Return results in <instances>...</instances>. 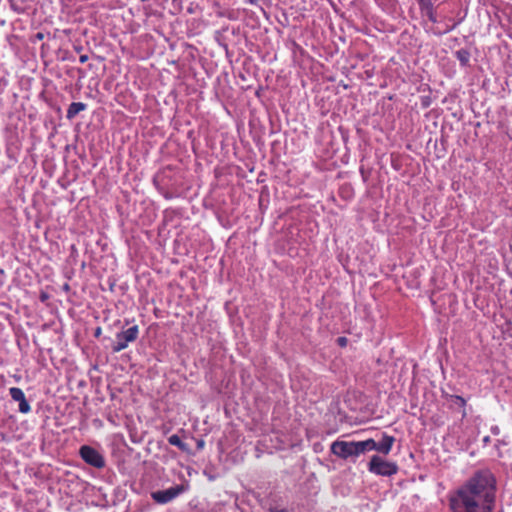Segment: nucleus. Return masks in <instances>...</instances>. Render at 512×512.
Returning <instances> with one entry per match:
<instances>
[{"label":"nucleus","mask_w":512,"mask_h":512,"mask_svg":"<svg viewBox=\"0 0 512 512\" xmlns=\"http://www.w3.org/2000/svg\"><path fill=\"white\" fill-rule=\"evenodd\" d=\"M496 478L490 469H479L450 499L452 512H493L496 502Z\"/></svg>","instance_id":"f257e3e1"},{"label":"nucleus","mask_w":512,"mask_h":512,"mask_svg":"<svg viewBox=\"0 0 512 512\" xmlns=\"http://www.w3.org/2000/svg\"><path fill=\"white\" fill-rule=\"evenodd\" d=\"M367 445L364 441H340L336 440L331 444L330 451L335 456L355 462L356 459L367 452Z\"/></svg>","instance_id":"f03ea898"},{"label":"nucleus","mask_w":512,"mask_h":512,"mask_svg":"<svg viewBox=\"0 0 512 512\" xmlns=\"http://www.w3.org/2000/svg\"><path fill=\"white\" fill-rule=\"evenodd\" d=\"M398 465L395 462L384 460L379 455H373L368 463L369 472L390 477L398 472Z\"/></svg>","instance_id":"7ed1b4c3"},{"label":"nucleus","mask_w":512,"mask_h":512,"mask_svg":"<svg viewBox=\"0 0 512 512\" xmlns=\"http://www.w3.org/2000/svg\"><path fill=\"white\" fill-rule=\"evenodd\" d=\"M139 336V327L138 325H133L125 330H122L115 335V341L111 346V350L113 353H118L124 349H126L130 343H133L137 340Z\"/></svg>","instance_id":"20e7f679"},{"label":"nucleus","mask_w":512,"mask_h":512,"mask_svg":"<svg viewBox=\"0 0 512 512\" xmlns=\"http://www.w3.org/2000/svg\"><path fill=\"white\" fill-rule=\"evenodd\" d=\"M394 443L395 437L388 435L387 433H382L381 438L378 441H375L372 438L364 440V444L368 445L366 446L367 452L375 450L383 455H388L390 453Z\"/></svg>","instance_id":"39448f33"},{"label":"nucleus","mask_w":512,"mask_h":512,"mask_svg":"<svg viewBox=\"0 0 512 512\" xmlns=\"http://www.w3.org/2000/svg\"><path fill=\"white\" fill-rule=\"evenodd\" d=\"M79 455L86 464L94 468L101 469L105 466L104 456L92 446H81L79 449Z\"/></svg>","instance_id":"423d86ee"},{"label":"nucleus","mask_w":512,"mask_h":512,"mask_svg":"<svg viewBox=\"0 0 512 512\" xmlns=\"http://www.w3.org/2000/svg\"><path fill=\"white\" fill-rule=\"evenodd\" d=\"M186 490H187V488L184 485L178 484V485L169 487L168 489H165V490L153 491L151 493V498L157 504H167V503L173 501L174 499H176L181 494H183Z\"/></svg>","instance_id":"0eeeda50"},{"label":"nucleus","mask_w":512,"mask_h":512,"mask_svg":"<svg viewBox=\"0 0 512 512\" xmlns=\"http://www.w3.org/2000/svg\"><path fill=\"white\" fill-rule=\"evenodd\" d=\"M442 397L450 403V409L458 410L462 418H465L467 416V412L465 409L466 400L463 397L459 395H452L444 391H442Z\"/></svg>","instance_id":"6e6552de"},{"label":"nucleus","mask_w":512,"mask_h":512,"mask_svg":"<svg viewBox=\"0 0 512 512\" xmlns=\"http://www.w3.org/2000/svg\"><path fill=\"white\" fill-rule=\"evenodd\" d=\"M9 394L14 401L19 403L18 410L20 413L27 414L31 411L30 404L26 400L25 394L21 388L11 387Z\"/></svg>","instance_id":"1a4fd4ad"},{"label":"nucleus","mask_w":512,"mask_h":512,"mask_svg":"<svg viewBox=\"0 0 512 512\" xmlns=\"http://www.w3.org/2000/svg\"><path fill=\"white\" fill-rule=\"evenodd\" d=\"M421 12H423L428 20L432 23L437 22V17L435 13V8L431 0H417Z\"/></svg>","instance_id":"9d476101"},{"label":"nucleus","mask_w":512,"mask_h":512,"mask_svg":"<svg viewBox=\"0 0 512 512\" xmlns=\"http://www.w3.org/2000/svg\"><path fill=\"white\" fill-rule=\"evenodd\" d=\"M86 108L87 105L83 102H72L67 109L66 118L72 120L78 113L86 110Z\"/></svg>","instance_id":"9b49d317"},{"label":"nucleus","mask_w":512,"mask_h":512,"mask_svg":"<svg viewBox=\"0 0 512 512\" xmlns=\"http://www.w3.org/2000/svg\"><path fill=\"white\" fill-rule=\"evenodd\" d=\"M168 443L172 446H176L179 450L185 453H190V447L187 443L183 442L177 434H173L168 437Z\"/></svg>","instance_id":"f8f14e48"},{"label":"nucleus","mask_w":512,"mask_h":512,"mask_svg":"<svg viewBox=\"0 0 512 512\" xmlns=\"http://www.w3.org/2000/svg\"><path fill=\"white\" fill-rule=\"evenodd\" d=\"M454 55L462 67L469 66L471 53L468 49L461 48V49L455 51Z\"/></svg>","instance_id":"ddd939ff"},{"label":"nucleus","mask_w":512,"mask_h":512,"mask_svg":"<svg viewBox=\"0 0 512 512\" xmlns=\"http://www.w3.org/2000/svg\"><path fill=\"white\" fill-rule=\"evenodd\" d=\"M337 344L340 347H346L347 344H348V339L346 337H344V336L338 337L337 338Z\"/></svg>","instance_id":"4468645a"},{"label":"nucleus","mask_w":512,"mask_h":512,"mask_svg":"<svg viewBox=\"0 0 512 512\" xmlns=\"http://www.w3.org/2000/svg\"><path fill=\"white\" fill-rule=\"evenodd\" d=\"M9 1H10V3H11V7H12V9H13L14 11H16L17 13H23V11H24V10H23V8H21V7L17 6V5L13 2V0H9Z\"/></svg>","instance_id":"2eb2a0df"},{"label":"nucleus","mask_w":512,"mask_h":512,"mask_svg":"<svg viewBox=\"0 0 512 512\" xmlns=\"http://www.w3.org/2000/svg\"><path fill=\"white\" fill-rule=\"evenodd\" d=\"M490 431L493 435H499L500 434V428L497 425H493L490 428Z\"/></svg>","instance_id":"dca6fc26"},{"label":"nucleus","mask_w":512,"mask_h":512,"mask_svg":"<svg viewBox=\"0 0 512 512\" xmlns=\"http://www.w3.org/2000/svg\"><path fill=\"white\" fill-rule=\"evenodd\" d=\"M205 442L202 439L197 440V449L202 450L204 448Z\"/></svg>","instance_id":"f3484780"},{"label":"nucleus","mask_w":512,"mask_h":512,"mask_svg":"<svg viewBox=\"0 0 512 512\" xmlns=\"http://www.w3.org/2000/svg\"><path fill=\"white\" fill-rule=\"evenodd\" d=\"M79 61H80V63L84 64L85 62L88 61V55H86V54L81 55L79 57Z\"/></svg>","instance_id":"a211bd4d"},{"label":"nucleus","mask_w":512,"mask_h":512,"mask_svg":"<svg viewBox=\"0 0 512 512\" xmlns=\"http://www.w3.org/2000/svg\"><path fill=\"white\" fill-rule=\"evenodd\" d=\"M459 24V22L454 23L452 26L447 27L444 33H448L456 28V26Z\"/></svg>","instance_id":"6ab92c4d"},{"label":"nucleus","mask_w":512,"mask_h":512,"mask_svg":"<svg viewBox=\"0 0 512 512\" xmlns=\"http://www.w3.org/2000/svg\"><path fill=\"white\" fill-rule=\"evenodd\" d=\"M491 439L489 436H485L483 439H482V442H483V446H487L489 443H490Z\"/></svg>","instance_id":"aec40b11"},{"label":"nucleus","mask_w":512,"mask_h":512,"mask_svg":"<svg viewBox=\"0 0 512 512\" xmlns=\"http://www.w3.org/2000/svg\"><path fill=\"white\" fill-rule=\"evenodd\" d=\"M47 299H48V294H47V293H44V292H43V293H41V295H40V300H41L42 302H44V301H46Z\"/></svg>","instance_id":"412c9836"},{"label":"nucleus","mask_w":512,"mask_h":512,"mask_svg":"<svg viewBox=\"0 0 512 512\" xmlns=\"http://www.w3.org/2000/svg\"><path fill=\"white\" fill-rule=\"evenodd\" d=\"M245 2L251 5H257L258 0H245Z\"/></svg>","instance_id":"4be33fe9"},{"label":"nucleus","mask_w":512,"mask_h":512,"mask_svg":"<svg viewBox=\"0 0 512 512\" xmlns=\"http://www.w3.org/2000/svg\"><path fill=\"white\" fill-rule=\"evenodd\" d=\"M43 37H44V35L41 32L36 34V38L39 39V40H42Z\"/></svg>","instance_id":"5701e85b"},{"label":"nucleus","mask_w":512,"mask_h":512,"mask_svg":"<svg viewBox=\"0 0 512 512\" xmlns=\"http://www.w3.org/2000/svg\"><path fill=\"white\" fill-rule=\"evenodd\" d=\"M502 444H504L502 441L497 440V443L495 444V446L498 448V447H499V445H502Z\"/></svg>","instance_id":"b1692460"},{"label":"nucleus","mask_w":512,"mask_h":512,"mask_svg":"<svg viewBox=\"0 0 512 512\" xmlns=\"http://www.w3.org/2000/svg\"><path fill=\"white\" fill-rule=\"evenodd\" d=\"M3 381H4V377L3 376H0V385L3 384Z\"/></svg>","instance_id":"393cba45"},{"label":"nucleus","mask_w":512,"mask_h":512,"mask_svg":"<svg viewBox=\"0 0 512 512\" xmlns=\"http://www.w3.org/2000/svg\"><path fill=\"white\" fill-rule=\"evenodd\" d=\"M100 332H101V328H97V330H96V335H99V334H100Z\"/></svg>","instance_id":"a878e982"},{"label":"nucleus","mask_w":512,"mask_h":512,"mask_svg":"<svg viewBox=\"0 0 512 512\" xmlns=\"http://www.w3.org/2000/svg\"><path fill=\"white\" fill-rule=\"evenodd\" d=\"M71 250H72V251H77V250H76L75 245H72V246H71Z\"/></svg>","instance_id":"bb28decb"},{"label":"nucleus","mask_w":512,"mask_h":512,"mask_svg":"<svg viewBox=\"0 0 512 512\" xmlns=\"http://www.w3.org/2000/svg\"><path fill=\"white\" fill-rule=\"evenodd\" d=\"M64 289H65V290H68V289H69V285H68V284H65V285H64Z\"/></svg>","instance_id":"cd10ccee"},{"label":"nucleus","mask_w":512,"mask_h":512,"mask_svg":"<svg viewBox=\"0 0 512 512\" xmlns=\"http://www.w3.org/2000/svg\"><path fill=\"white\" fill-rule=\"evenodd\" d=\"M125 323H126V324H129V323H130V320H129V319H125Z\"/></svg>","instance_id":"c85d7f7f"}]
</instances>
